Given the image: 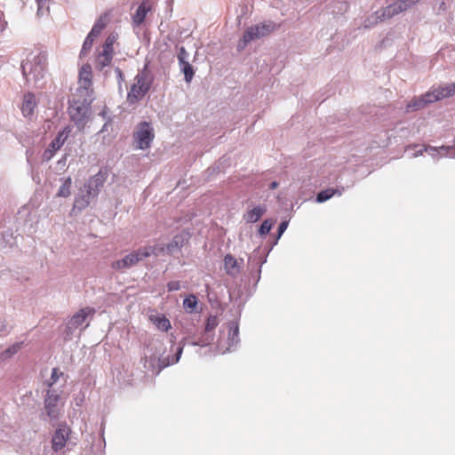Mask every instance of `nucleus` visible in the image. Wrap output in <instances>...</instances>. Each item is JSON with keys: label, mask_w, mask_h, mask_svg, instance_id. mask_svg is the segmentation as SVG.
Wrapping results in <instances>:
<instances>
[{"label": "nucleus", "mask_w": 455, "mask_h": 455, "mask_svg": "<svg viewBox=\"0 0 455 455\" xmlns=\"http://www.w3.org/2000/svg\"><path fill=\"white\" fill-rule=\"evenodd\" d=\"M47 66V56L44 52L29 56L22 62V75L28 83H33L36 86L43 85L42 80L44 76Z\"/></svg>", "instance_id": "f257e3e1"}, {"label": "nucleus", "mask_w": 455, "mask_h": 455, "mask_svg": "<svg viewBox=\"0 0 455 455\" xmlns=\"http://www.w3.org/2000/svg\"><path fill=\"white\" fill-rule=\"evenodd\" d=\"M153 80V76L148 69V64H146L134 77L135 82L127 93V102L130 105H133L142 100L149 92Z\"/></svg>", "instance_id": "f03ea898"}, {"label": "nucleus", "mask_w": 455, "mask_h": 455, "mask_svg": "<svg viewBox=\"0 0 455 455\" xmlns=\"http://www.w3.org/2000/svg\"><path fill=\"white\" fill-rule=\"evenodd\" d=\"M151 255H156V247H141L125 255L123 259L113 261L111 267L117 271H124Z\"/></svg>", "instance_id": "7ed1b4c3"}, {"label": "nucleus", "mask_w": 455, "mask_h": 455, "mask_svg": "<svg viewBox=\"0 0 455 455\" xmlns=\"http://www.w3.org/2000/svg\"><path fill=\"white\" fill-rule=\"evenodd\" d=\"M92 100L74 99L68 107V114L71 120L79 128H83L89 119Z\"/></svg>", "instance_id": "20e7f679"}, {"label": "nucleus", "mask_w": 455, "mask_h": 455, "mask_svg": "<svg viewBox=\"0 0 455 455\" xmlns=\"http://www.w3.org/2000/svg\"><path fill=\"white\" fill-rule=\"evenodd\" d=\"M154 138V129L150 123L144 121L138 124L133 133V142L136 148L141 150L149 148Z\"/></svg>", "instance_id": "39448f33"}, {"label": "nucleus", "mask_w": 455, "mask_h": 455, "mask_svg": "<svg viewBox=\"0 0 455 455\" xmlns=\"http://www.w3.org/2000/svg\"><path fill=\"white\" fill-rule=\"evenodd\" d=\"M61 390L47 389L44 396V410L51 419H57L60 414L58 403L60 400Z\"/></svg>", "instance_id": "423d86ee"}, {"label": "nucleus", "mask_w": 455, "mask_h": 455, "mask_svg": "<svg viewBox=\"0 0 455 455\" xmlns=\"http://www.w3.org/2000/svg\"><path fill=\"white\" fill-rule=\"evenodd\" d=\"M275 28V25L272 21H267L260 24H257L248 28L243 35L245 36V41L251 42L259 39L263 36L269 35Z\"/></svg>", "instance_id": "0eeeda50"}, {"label": "nucleus", "mask_w": 455, "mask_h": 455, "mask_svg": "<svg viewBox=\"0 0 455 455\" xmlns=\"http://www.w3.org/2000/svg\"><path fill=\"white\" fill-rule=\"evenodd\" d=\"M420 0H398L382 9V18L389 20L392 17L410 9Z\"/></svg>", "instance_id": "6e6552de"}, {"label": "nucleus", "mask_w": 455, "mask_h": 455, "mask_svg": "<svg viewBox=\"0 0 455 455\" xmlns=\"http://www.w3.org/2000/svg\"><path fill=\"white\" fill-rule=\"evenodd\" d=\"M455 94V83L433 86L427 92V100L432 103Z\"/></svg>", "instance_id": "1a4fd4ad"}, {"label": "nucleus", "mask_w": 455, "mask_h": 455, "mask_svg": "<svg viewBox=\"0 0 455 455\" xmlns=\"http://www.w3.org/2000/svg\"><path fill=\"white\" fill-rule=\"evenodd\" d=\"M69 131H67L64 129L63 131L60 132L55 139L51 142L49 147L44 151L42 158L44 161H50L55 152L59 150L64 144L65 140L68 137Z\"/></svg>", "instance_id": "9d476101"}, {"label": "nucleus", "mask_w": 455, "mask_h": 455, "mask_svg": "<svg viewBox=\"0 0 455 455\" xmlns=\"http://www.w3.org/2000/svg\"><path fill=\"white\" fill-rule=\"evenodd\" d=\"M243 266V259H235L231 254H227L223 259V267L226 274L231 277H236Z\"/></svg>", "instance_id": "9b49d317"}, {"label": "nucleus", "mask_w": 455, "mask_h": 455, "mask_svg": "<svg viewBox=\"0 0 455 455\" xmlns=\"http://www.w3.org/2000/svg\"><path fill=\"white\" fill-rule=\"evenodd\" d=\"M70 430L67 426L59 427L52 438V448L55 452L61 451L68 439Z\"/></svg>", "instance_id": "f8f14e48"}, {"label": "nucleus", "mask_w": 455, "mask_h": 455, "mask_svg": "<svg viewBox=\"0 0 455 455\" xmlns=\"http://www.w3.org/2000/svg\"><path fill=\"white\" fill-rule=\"evenodd\" d=\"M95 197H97L95 193L84 186V188L80 189L75 197L74 210H78L79 212L84 210Z\"/></svg>", "instance_id": "ddd939ff"}, {"label": "nucleus", "mask_w": 455, "mask_h": 455, "mask_svg": "<svg viewBox=\"0 0 455 455\" xmlns=\"http://www.w3.org/2000/svg\"><path fill=\"white\" fill-rule=\"evenodd\" d=\"M153 3L150 0L142 1L132 17L134 27H140L146 20L148 12H152Z\"/></svg>", "instance_id": "4468645a"}, {"label": "nucleus", "mask_w": 455, "mask_h": 455, "mask_svg": "<svg viewBox=\"0 0 455 455\" xmlns=\"http://www.w3.org/2000/svg\"><path fill=\"white\" fill-rule=\"evenodd\" d=\"M182 351H183V347L182 346H179L175 355L172 357V360L168 361L167 363L163 362L161 363V365L159 364V367H158V369L156 371L155 370V363L156 362V357L150 358V360H149L150 366L148 367L147 363H145V369L147 370L148 372H151L152 374H159L161 370L164 369V367H166V366H168L170 364L177 363L180 361V359ZM146 363H148V359L147 358H146Z\"/></svg>", "instance_id": "2eb2a0df"}, {"label": "nucleus", "mask_w": 455, "mask_h": 455, "mask_svg": "<svg viewBox=\"0 0 455 455\" xmlns=\"http://www.w3.org/2000/svg\"><path fill=\"white\" fill-rule=\"evenodd\" d=\"M107 172L100 170L98 173H96L88 180L84 186L85 188H88L92 192H94L95 196H98L100 188L103 187L107 180Z\"/></svg>", "instance_id": "dca6fc26"}, {"label": "nucleus", "mask_w": 455, "mask_h": 455, "mask_svg": "<svg viewBox=\"0 0 455 455\" xmlns=\"http://www.w3.org/2000/svg\"><path fill=\"white\" fill-rule=\"evenodd\" d=\"M228 347L222 351V353H226L228 351H232L235 349L238 343L240 342L239 339V325L237 321H230L228 324Z\"/></svg>", "instance_id": "f3484780"}, {"label": "nucleus", "mask_w": 455, "mask_h": 455, "mask_svg": "<svg viewBox=\"0 0 455 455\" xmlns=\"http://www.w3.org/2000/svg\"><path fill=\"white\" fill-rule=\"evenodd\" d=\"M95 314V309L90 307H85L76 312L68 324L70 328H77L82 325L88 317H92Z\"/></svg>", "instance_id": "a211bd4d"}, {"label": "nucleus", "mask_w": 455, "mask_h": 455, "mask_svg": "<svg viewBox=\"0 0 455 455\" xmlns=\"http://www.w3.org/2000/svg\"><path fill=\"white\" fill-rule=\"evenodd\" d=\"M267 212V206L265 204H259L254 206L252 209L248 210L243 214V220L246 223H255L261 219V217Z\"/></svg>", "instance_id": "6ab92c4d"}, {"label": "nucleus", "mask_w": 455, "mask_h": 455, "mask_svg": "<svg viewBox=\"0 0 455 455\" xmlns=\"http://www.w3.org/2000/svg\"><path fill=\"white\" fill-rule=\"evenodd\" d=\"M113 55V52L106 51L103 49L97 55L95 62L96 68L101 72H104L105 76H107V71H104V68L110 65Z\"/></svg>", "instance_id": "aec40b11"}, {"label": "nucleus", "mask_w": 455, "mask_h": 455, "mask_svg": "<svg viewBox=\"0 0 455 455\" xmlns=\"http://www.w3.org/2000/svg\"><path fill=\"white\" fill-rule=\"evenodd\" d=\"M36 106V96L32 92H28L24 95L23 102L21 106V111L25 117L30 116L34 113V109Z\"/></svg>", "instance_id": "412c9836"}, {"label": "nucleus", "mask_w": 455, "mask_h": 455, "mask_svg": "<svg viewBox=\"0 0 455 455\" xmlns=\"http://www.w3.org/2000/svg\"><path fill=\"white\" fill-rule=\"evenodd\" d=\"M149 320L161 331L166 332L172 328L170 320L164 315H151Z\"/></svg>", "instance_id": "4be33fe9"}, {"label": "nucleus", "mask_w": 455, "mask_h": 455, "mask_svg": "<svg viewBox=\"0 0 455 455\" xmlns=\"http://www.w3.org/2000/svg\"><path fill=\"white\" fill-rule=\"evenodd\" d=\"M188 240L187 234H178L176 235L172 240L166 245V251L168 253H173L176 251L180 250Z\"/></svg>", "instance_id": "5701e85b"}, {"label": "nucleus", "mask_w": 455, "mask_h": 455, "mask_svg": "<svg viewBox=\"0 0 455 455\" xmlns=\"http://www.w3.org/2000/svg\"><path fill=\"white\" fill-rule=\"evenodd\" d=\"M431 101H428L427 100V92L421 95L419 98L413 99L411 101H410L406 106V111H417L423 108H425L427 105L431 104Z\"/></svg>", "instance_id": "b1692460"}, {"label": "nucleus", "mask_w": 455, "mask_h": 455, "mask_svg": "<svg viewBox=\"0 0 455 455\" xmlns=\"http://www.w3.org/2000/svg\"><path fill=\"white\" fill-rule=\"evenodd\" d=\"M92 67L90 64H84L80 71H79V80L80 83L83 84L84 90H87V88L92 84Z\"/></svg>", "instance_id": "393cba45"}, {"label": "nucleus", "mask_w": 455, "mask_h": 455, "mask_svg": "<svg viewBox=\"0 0 455 455\" xmlns=\"http://www.w3.org/2000/svg\"><path fill=\"white\" fill-rule=\"evenodd\" d=\"M25 346L24 341L15 342L9 347L0 352V359L3 361L8 360L20 351Z\"/></svg>", "instance_id": "a878e982"}, {"label": "nucleus", "mask_w": 455, "mask_h": 455, "mask_svg": "<svg viewBox=\"0 0 455 455\" xmlns=\"http://www.w3.org/2000/svg\"><path fill=\"white\" fill-rule=\"evenodd\" d=\"M344 191V188L341 189L339 188H327L325 190H322L316 195L315 201L316 203H324L327 200L331 199L333 196L338 195L341 196Z\"/></svg>", "instance_id": "bb28decb"}, {"label": "nucleus", "mask_w": 455, "mask_h": 455, "mask_svg": "<svg viewBox=\"0 0 455 455\" xmlns=\"http://www.w3.org/2000/svg\"><path fill=\"white\" fill-rule=\"evenodd\" d=\"M449 148H450L449 147H445V146H442L439 148L428 146V147H424L423 148H420L416 153H413L412 156H421L423 154V152L425 151V152L428 153L432 157L438 158V156L440 155L441 152H443L444 154H446L448 152Z\"/></svg>", "instance_id": "cd10ccee"}, {"label": "nucleus", "mask_w": 455, "mask_h": 455, "mask_svg": "<svg viewBox=\"0 0 455 455\" xmlns=\"http://www.w3.org/2000/svg\"><path fill=\"white\" fill-rule=\"evenodd\" d=\"M387 20V19L382 18V10L377 11L367 17L363 22V27L365 28H371L379 22H382Z\"/></svg>", "instance_id": "c85d7f7f"}, {"label": "nucleus", "mask_w": 455, "mask_h": 455, "mask_svg": "<svg viewBox=\"0 0 455 455\" xmlns=\"http://www.w3.org/2000/svg\"><path fill=\"white\" fill-rule=\"evenodd\" d=\"M72 180L70 177L64 179L63 183L60 187L57 196L68 197L71 194Z\"/></svg>", "instance_id": "c756f323"}, {"label": "nucleus", "mask_w": 455, "mask_h": 455, "mask_svg": "<svg viewBox=\"0 0 455 455\" xmlns=\"http://www.w3.org/2000/svg\"><path fill=\"white\" fill-rule=\"evenodd\" d=\"M197 306V299L195 295L191 294L183 299V307L188 313L196 311Z\"/></svg>", "instance_id": "7c9ffc66"}, {"label": "nucleus", "mask_w": 455, "mask_h": 455, "mask_svg": "<svg viewBox=\"0 0 455 455\" xmlns=\"http://www.w3.org/2000/svg\"><path fill=\"white\" fill-rule=\"evenodd\" d=\"M181 72L184 74V79L187 83H190L194 77L195 72L193 67L190 65L188 61L184 62V64H179Z\"/></svg>", "instance_id": "2f4dec72"}, {"label": "nucleus", "mask_w": 455, "mask_h": 455, "mask_svg": "<svg viewBox=\"0 0 455 455\" xmlns=\"http://www.w3.org/2000/svg\"><path fill=\"white\" fill-rule=\"evenodd\" d=\"M63 376V372L60 371L58 368H53L52 370V374L49 379L46 380V385L48 386V389H54L53 385L59 380V379Z\"/></svg>", "instance_id": "473e14b6"}, {"label": "nucleus", "mask_w": 455, "mask_h": 455, "mask_svg": "<svg viewBox=\"0 0 455 455\" xmlns=\"http://www.w3.org/2000/svg\"><path fill=\"white\" fill-rule=\"evenodd\" d=\"M117 38L118 35L116 33H111L110 35H108V36L106 38L102 45V49L114 52L113 45L116 42Z\"/></svg>", "instance_id": "72a5a7b5"}, {"label": "nucleus", "mask_w": 455, "mask_h": 455, "mask_svg": "<svg viewBox=\"0 0 455 455\" xmlns=\"http://www.w3.org/2000/svg\"><path fill=\"white\" fill-rule=\"evenodd\" d=\"M94 39L95 38H93L92 36L87 35V36L83 44L81 52H80V57H84L88 54V52H90V50L93 44Z\"/></svg>", "instance_id": "f704fd0d"}, {"label": "nucleus", "mask_w": 455, "mask_h": 455, "mask_svg": "<svg viewBox=\"0 0 455 455\" xmlns=\"http://www.w3.org/2000/svg\"><path fill=\"white\" fill-rule=\"evenodd\" d=\"M105 26L106 24L100 19L98 20L88 35L96 38L104 29Z\"/></svg>", "instance_id": "c9c22d12"}, {"label": "nucleus", "mask_w": 455, "mask_h": 455, "mask_svg": "<svg viewBox=\"0 0 455 455\" xmlns=\"http://www.w3.org/2000/svg\"><path fill=\"white\" fill-rule=\"evenodd\" d=\"M219 324V320L216 315H211L205 322L204 331L206 333L212 331Z\"/></svg>", "instance_id": "e433bc0d"}, {"label": "nucleus", "mask_w": 455, "mask_h": 455, "mask_svg": "<svg viewBox=\"0 0 455 455\" xmlns=\"http://www.w3.org/2000/svg\"><path fill=\"white\" fill-rule=\"evenodd\" d=\"M273 221L269 219L265 220L259 228V233L260 235H264L269 233L273 227Z\"/></svg>", "instance_id": "4c0bfd02"}, {"label": "nucleus", "mask_w": 455, "mask_h": 455, "mask_svg": "<svg viewBox=\"0 0 455 455\" xmlns=\"http://www.w3.org/2000/svg\"><path fill=\"white\" fill-rule=\"evenodd\" d=\"M179 52L177 54L179 64H184V62L188 61L189 53L186 51L184 46H180L178 48Z\"/></svg>", "instance_id": "58836bf2"}, {"label": "nucleus", "mask_w": 455, "mask_h": 455, "mask_svg": "<svg viewBox=\"0 0 455 455\" xmlns=\"http://www.w3.org/2000/svg\"><path fill=\"white\" fill-rule=\"evenodd\" d=\"M114 72L116 76V80H117V84H118V90L121 92L123 90V83L124 82V75L122 69L118 67L115 68Z\"/></svg>", "instance_id": "ea45409f"}, {"label": "nucleus", "mask_w": 455, "mask_h": 455, "mask_svg": "<svg viewBox=\"0 0 455 455\" xmlns=\"http://www.w3.org/2000/svg\"><path fill=\"white\" fill-rule=\"evenodd\" d=\"M12 327L4 319H0V336L5 337L11 332Z\"/></svg>", "instance_id": "a19ab883"}, {"label": "nucleus", "mask_w": 455, "mask_h": 455, "mask_svg": "<svg viewBox=\"0 0 455 455\" xmlns=\"http://www.w3.org/2000/svg\"><path fill=\"white\" fill-rule=\"evenodd\" d=\"M37 3V15H44L48 12L49 7L46 5L48 0H36Z\"/></svg>", "instance_id": "79ce46f5"}, {"label": "nucleus", "mask_w": 455, "mask_h": 455, "mask_svg": "<svg viewBox=\"0 0 455 455\" xmlns=\"http://www.w3.org/2000/svg\"><path fill=\"white\" fill-rule=\"evenodd\" d=\"M288 228V222L287 221H282L279 224L278 230H277V237L274 244H276L277 240L281 237V235L284 233V231Z\"/></svg>", "instance_id": "37998d69"}, {"label": "nucleus", "mask_w": 455, "mask_h": 455, "mask_svg": "<svg viewBox=\"0 0 455 455\" xmlns=\"http://www.w3.org/2000/svg\"><path fill=\"white\" fill-rule=\"evenodd\" d=\"M180 289V283L179 281H171L167 283L168 291H176Z\"/></svg>", "instance_id": "c03bdc74"}, {"label": "nucleus", "mask_w": 455, "mask_h": 455, "mask_svg": "<svg viewBox=\"0 0 455 455\" xmlns=\"http://www.w3.org/2000/svg\"><path fill=\"white\" fill-rule=\"evenodd\" d=\"M152 355H153V356H150V357H148L147 355L145 356V357H147V359H148V363H147V366H148H148H150V363H149V360H150V358L156 357V353H153ZM156 362L155 363V370L156 371V370L158 369V367H159V364L161 365V363H162L164 361H162V362H161L159 358H158V359H157V358H156ZM145 363H146V358H144V364H145Z\"/></svg>", "instance_id": "a18cd8bd"}, {"label": "nucleus", "mask_w": 455, "mask_h": 455, "mask_svg": "<svg viewBox=\"0 0 455 455\" xmlns=\"http://www.w3.org/2000/svg\"><path fill=\"white\" fill-rule=\"evenodd\" d=\"M250 42H247L245 41V36L243 35V38L238 42L237 44V50L239 52L243 51L246 46L247 44H249Z\"/></svg>", "instance_id": "49530a36"}, {"label": "nucleus", "mask_w": 455, "mask_h": 455, "mask_svg": "<svg viewBox=\"0 0 455 455\" xmlns=\"http://www.w3.org/2000/svg\"><path fill=\"white\" fill-rule=\"evenodd\" d=\"M277 187H278V182H276V181H272V182L270 183V185H269V188H270V189H275V188H276Z\"/></svg>", "instance_id": "de8ad7c7"}, {"label": "nucleus", "mask_w": 455, "mask_h": 455, "mask_svg": "<svg viewBox=\"0 0 455 455\" xmlns=\"http://www.w3.org/2000/svg\"><path fill=\"white\" fill-rule=\"evenodd\" d=\"M66 160H67V156H64L60 160H59L58 164H65Z\"/></svg>", "instance_id": "09e8293b"}, {"label": "nucleus", "mask_w": 455, "mask_h": 455, "mask_svg": "<svg viewBox=\"0 0 455 455\" xmlns=\"http://www.w3.org/2000/svg\"><path fill=\"white\" fill-rule=\"evenodd\" d=\"M440 9H442V10H444V9H445V3H444V2H442V3L440 4Z\"/></svg>", "instance_id": "8fccbe9b"}, {"label": "nucleus", "mask_w": 455, "mask_h": 455, "mask_svg": "<svg viewBox=\"0 0 455 455\" xmlns=\"http://www.w3.org/2000/svg\"><path fill=\"white\" fill-rule=\"evenodd\" d=\"M106 127H107V124H104V126H103V128L101 129V131H100V132L105 131V130H106Z\"/></svg>", "instance_id": "3c124183"}]
</instances>
